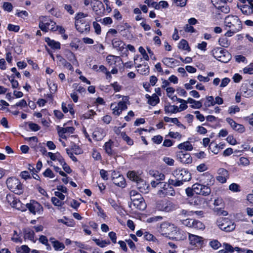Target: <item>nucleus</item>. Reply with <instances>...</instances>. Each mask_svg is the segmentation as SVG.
I'll return each instance as SVG.
<instances>
[{
    "instance_id": "obj_37",
    "label": "nucleus",
    "mask_w": 253,
    "mask_h": 253,
    "mask_svg": "<svg viewBox=\"0 0 253 253\" xmlns=\"http://www.w3.org/2000/svg\"><path fill=\"white\" fill-rule=\"evenodd\" d=\"M192 228L196 229L201 230L205 229V226L204 224L202 222L198 220L193 219L192 220Z\"/></svg>"
},
{
    "instance_id": "obj_45",
    "label": "nucleus",
    "mask_w": 253,
    "mask_h": 253,
    "mask_svg": "<svg viewBox=\"0 0 253 253\" xmlns=\"http://www.w3.org/2000/svg\"><path fill=\"white\" fill-rule=\"evenodd\" d=\"M175 97V99L178 102L181 103V104L179 105V110H180V112L183 110H186L188 108L187 102H186V100L181 99L179 98H178L177 96Z\"/></svg>"
},
{
    "instance_id": "obj_18",
    "label": "nucleus",
    "mask_w": 253,
    "mask_h": 253,
    "mask_svg": "<svg viewBox=\"0 0 253 253\" xmlns=\"http://www.w3.org/2000/svg\"><path fill=\"white\" fill-rule=\"evenodd\" d=\"M57 130L59 137L66 139L67 137L65 135V133L68 132L73 134L75 132V128L73 126L60 127L58 126H57Z\"/></svg>"
},
{
    "instance_id": "obj_3",
    "label": "nucleus",
    "mask_w": 253,
    "mask_h": 253,
    "mask_svg": "<svg viewBox=\"0 0 253 253\" xmlns=\"http://www.w3.org/2000/svg\"><path fill=\"white\" fill-rule=\"evenodd\" d=\"M225 26L235 32H239L242 29V22L236 15H229L224 20Z\"/></svg>"
},
{
    "instance_id": "obj_46",
    "label": "nucleus",
    "mask_w": 253,
    "mask_h": 253,
    "mask_svg": "<svg viewBox=\"0 0 253 253\" xmlns=\"http://www.w3.org/2000/svg\"><path fill=\"white\" fill-rule=\"evenodd\" d=\"M52 245L54 250L56 251H61L65 248L64 244L57 240L53 242Z\"/></svg>"
},
{
    "instance_id": "obj_57",
    "label": "nucleus",
    "mask_w": 253,
    "mask_h": 253,
    "mask_svg": "<svg viewBox=\"0 0 253 253\" xmlns=\"http://www.w3.org/2000/svg\"><path fill=\"white\" fill-rule=\"evenodd\" d=\"M144 234V238L146 241H155L156 240V237L152 234H151L148 232H145Z\"/></svg>"
},
{
    "instance_id": "obj_2",
    "label": "nucleus",
    "mask_w": 253,
    "mask_h": 253,
    "mask_svg": "<svg viewBox=\"0 0 253 253\" xmlns=\"http://www.w3.org/2000/svg\"><path fill=\"white\" fill-rule=\"evenodd\" d=\"M87 16V14L80 12L77 13L75 17V28L81 34L84 33L87 34L90 31V24L89 22H86L84 19Z\"/></svg>"
},
{
    "instance_id": "obj_5",
    "label": "nucleus",
    "mask_w": 253,
    "mask_h": 253,
    "mask_svg": "<svg viewBox=\"0 0 253 253\" xmlns=\"http://www.w3.org/2000/svg\"><path fill=\"white\" fill-rule=\"evenodd\" d=\"M6 184L8 189L17 194H21L23 192V184L15 177H8L6 181Z\"/></svg>"
},
{
    "instance_id": "obj_40",
    "label": "nucleus",
    "mask_w": 253,
    "mask_h": 253,
    "mask_svg": "<svg viewBox=\"0 0 253 253\" xmlns=\"http://www.w3.org/2000/svg\"><path fill=\"white\" fill-rule=\"evenodd\" d=\"M219 226L221 229L226 232H231L233 231L235 228V225L234 223L225 225V224L224 223H222V224L219 225Z\"/></svg>"
},
{
    "instance_id": "obj_19",
    "label": "nucleus",
    "mask_w": 253,
    "mask_h": 253,
    "mask_svg": "<svg viewBox=\"0 0 253 253\" xmlns=\"http://www.w3.org/2000/svg\"><path fill=\"white\" fill-rule=\"evenodd\" d=\"M6 201L13 208L20 209L19 206H21V201L13 194H7L6 197Z\"/></svg>"
},
{
    "instance_id": "obj_47",
    "label": "nucleus",
    "mask_w": 253,
    "mask_h": 253,
    "mask_svg": "<svg viewBox=\"0 0 253 253\" xmlns=\"http://www.w3.org/2000/svg\"><path fill=\"white\" fill-rule=\"evenodd\" d=\"M7 77L11 84V86L13 88H20L19 83L17 80L14 79L15 76L13 74H12L10 77L11 79H10L8 76H7Z\"/></svg>"
},
{
    "instance_id": "obj_56",
    "label": "nucleus",
    "mask_w": 253,
    "mask_h": 253,
    "mask_svg": "<svg viewBox=\"0 0 253 253\" xmlns=\"http://www.w3.org/2000/svg\"><path fill=\"white\" fill-rule=\"evenodd\" d=\"M28 126L30 129L33 131H37L41 129V126H40L33 122H29Z\"/></svg>"
},
{
    "instance_id": "obj_61",
    "label": "nucleus",
    "mask_w": 253,
    "mask_h": 253,
    "mask_svg": "<svg viewBox=\"0 0 253 253\" xmlns=\"http://www.w3.org/2000/svg\"><path fill=\"white\" fill-rule=\"evenodd\" d=\"M115 92H119L122 89V86L121 85L117 82H114L110 84Z\"/></svg>"
},
{
    "instance_id": "obj_1",
    "label": "nucleus",
    "mask_w": 253,
    "mask_h": 253,
    "mask_svg": "<svg viewBox=\"0 0 253 253\" xmlns=\"http://www.w3.org/2000/svg\"><path fill=\"white\" fill-rule=\"evenodd\" d=\"M172 175L174 179L169 178V182L174 187L180 186L192 178L191 173L186 169H176L173 171Z\"/></svg>"
},
{
    "instance_id": "obj_22",
    "label": "nucleus",
    "mask_w": 253,
    "mask_h": 253,
    "mask_svg": "<svg viewBox=\"0 0 253 253\" xmlns=\"http://www.w3.org/2000/svg\"><path fill=\"white\" fill-rule=\"evenodd\" d=\"M172 186H173L170 185L166 189H160L158 191L157 194L161 197H164L166 196H174L175 192Z\"/></svg>"
},
{
    "instance_id": "obj_50",
    "label": "nucleus",
    "mask_w": 253,
    "mask_h": 253,
    "mask_svg": "<svg viewBox=\"0 0 253 253\" xmlns=\"http://www.w3.org/2000/svg\"><path fill=\"white\" fill-rule=\"evenodd\" d=\"M60 61L61 62L62 64L65 68L71 71H74V68L71 63L68 62L65 59L62 58Z\"/></svg>"
},
{
    "instance_id": "obj_21",
    "label": "nucleus",
    "mask_w": 253,
    "mask_h": 253,
    "mask_svg": "<svg viewBox=\"0 0 253 253\" xmlns=\"http://www.w3.org/2000/svg\"><path fill=\"white\" fill-rule=\"evenodd\" d=\"M112 44L114 48L120 51L125 49V43L119 38H114L111 40Z\"/></svg>"
},
{
    "instance_id": "obj_44",
    "label": "nucleus",
    "mask_w": 253,
    "mask_h": 253,
    "mask_svg": "<svg viewBox=\"0 0 253 253\" xmlns=\"http://www.w3.org/2000/svg\"><path fill=\"white\" fill-rule=\"evenodd\" d=\"M194 214V211H188L186 210L182 209L179 211L178 214L179 216L183 217H186L188 216H192Z\"/></svg>"
},
{
    "instance_id": "obj_53",
    "label": "nucleus",
    "mask_w": 253,
    "mask_h": 253,
    "mask_svg": "<svg viewBox=\"0 0 253 253\" xmlns=\"http://www.w3.org/2000/svg\"><path fill=\"white\" fill-rule=\"evenodd\" d=\"M241 10L243 14L247 15H250L252 13V8L250 7L249 5H244L242 6Z\"/></svg>"
},
{
    "instance_id": "obj_60",
    "label": "nucleus",
    "mask_w": 253,
    "mask_h": 253,
    "mask_svg": "<svg viewBox=\"0 0 253 253\" xmlns=\"http://www.w3.org/2000/svg\"><path fill=\"white\" fill-rule=\"evenodd\" d=\"M163 137L161 135H157L152 138L153 142L156 144H160L162 143Z\"/></svg>"
},
{
    "instance_id": "obj_16",
    "label": "nucleus",
    "mask_w": 253,
    "mask_h": 253,
    "mask_svg": "<svg viewBox=\"0 0 253 253\" xmlns=\"http://www.w3.org/2000/svg\"><path fill=\"white\" fill-rule=\"evenodd\" d=\"M241 93L245 97L249 98L253 96V84H244L241 87Z\"/></svg>"
},
{
    "instance_id": "obj_23",
    "label": "nucleus",
    "mask_w": 253,
    "mask_h": 253,
    "mask_svg": "<svg viewBox=\"0 0 253 253\" xmlns=\"http://www.w3.org/2000/svg\"><path fill=\"white\" fill-rule=\"evenodd\" d=\"M44 41L47 43V45L52 49L56 50L61 48V44L59 42L51 40L49 37H45Z\"/></svg>"
},
{
    "instance_id": "obj_9",
    "label": "nucleus",
    "mask_w": 253,
    "mask_h": 253,
    "mask_svg": "<svg viewBox=\"0 0 253 253\" xmlns=\"http://www.w3.org/2000/svg\"><path fill=\"white\" fill-rule=\"evenodd\" d=\"M202 176L204 177L203 180H207V185H203L202 190L201 191L202 193H201V195L203 196H208L210 195L211 192V189L210 187L208 185L211 184V183H213L214 181V179L212 175L209 172L204 173Z\"/></svg>"
},
{
    "instance_id": "obj_7",
    "label": "nucleus",
    "mask_w": 253,
    "mask_h": 253,
    "mask_svg": "<svg viewBox=\"0 0 253 253\" xmlns=\"http://www.w3.org/2000/svg\"><path fill=\"white\" fill-rule=\"evenodd\" d=\"M156 208L159 211L170 212L175 209V205L170 201L164 199L158 200L156 203Z\"/></svg>"
},
{
    "instance_id": "obj_51",
    "label": "nucleus",
    "mask_w": 253,
    "mask_h": 253,
    "mask_svg": "<svg viewBox=\"0 0 253 253\" xmlns=\"http://www.w3.org/2000/svg\"><path fill=\"white\" fill-rule=\"evenodd\" d=\"M209 148L214 154H217L219 152L217 144L213 143V142L210 143Z\"/></svg>"
},
{
    "instance_id": "obj_6",
    "label": "nucleus",
    "mask_w": 253,
    "mask_h": 253,
    "mask_svg": "<svg viewBox=\"0 0 253 253\" xmlns=\"http://www.w3.org/2000/svg\"><path fill=\"white\" fill-rule=\"evenodd\" d=\"M128 96H124L123 101H120L117 103H112L110 108L112 110V114L116 116H119L123 111L127 109V101H128Z\"/></svg>"
},
{
    "instance_id": "obj_39",
    "label": "nucleus",
    "mask_w": 253,
    "mask_h": 253,
    "mask_svg": "<svg viewBox=\"0 0 253 253\" xmlns=\"http://www.w3.org/2000/svg\"><path fill=\"white\" fill-rule=\"evenodd\" d=\"M121 136L122 139L126 142V144L129 146H132L134 144L133 140L128 136L126 132L123 131L121 133Z\"/></svg>"
},
{
    "instance_id": "obj_38",
    "label": "nucleus",
    "mask_w": 253,
    "mask_h": 253,
    "mask_svg": "<svg viewBox=\"0 0 253 253\" xmlns=\"http://www.w3.org/2000/svg\"><path fill=\"white\" fill-rule=\"evenodd\" d=\"M127 177L131 180L138 182L141 178L137 174L135 171H129L127 173Z\"/></svg>"
},
{
    "instance_id": "obj_11",
    "label": "nucleus",
    "mask_w": 253,
    "mask_h": 253,
    "mask_svg": "<svg viewBox=\"0 0 253 253\" xmlns=\"http://www.w3.org/2000/svg\"><path fill=\"white\" fill-rule=\"evenodd\" d=\"M53 20L48 16H41L39 18V27L45 33L49 30V26L52 23Z\"/></svg>"
},
{
    "instance_id": "obj_13",
    "label": "nucleus",
    "mask_w": 253,
    "mask_h": 253,
    "mask_svg": "<svg viewBox=\"0 0 253 253\" xmlns=\"http://www.w3.org/2000/svg\"><path fill=\"white\" fill-rule=\"evenodd\" d=\"M93 3L92 9L95 14L99 16H102L105 13V9L103 2L99 0H93L91 1Z\"/></svg>"
},
{
    "instance_id": "obj_29",
    "label": "nucleus",
    "mask_w": 253,
    "mask_h": 253,
    "mask_svg": "<svg viewBox=\"0 0 253 253\" xmlns=\"http://www.w3.org/2000/svg\"><path fill=\"white\" fill-rule=\"evenodd\" d=\"M113 183L116 186L124 188L126 186V183L124 176L122 174L117 178L113 180Z\"/></svg>"
},
{
    "instance_id": "obj_15",
    "label": "nucleus",
    "mask_w": 253,
    "mask_h": 253,
    "mask_svg": "<svg viewBox=\"0 0 253 253\" xmlns=\"http://www.w3.org/2000/svg\"><path fill=\"white\" fill-rule=\"evenodd\" d=\"M189 240L190 244L194 247L201 248L204 244L203 238L197 235L189 234Z\"/></svg>"
},
{
    "instance_id": "obj_8",
    "label": "nucleus",
    "mask_w": 253,
    "mask_h": 253,
    "mask_svg": "<svg viewBox=\"0 0 253 253\" xmlns=\"http://www.w3.org/2000/svg\"><path fill=\"white\" fill-rule=\"evenodd\" d=\"M131 203L130 207H133V209L140 211H143L146 208V204L144 199L140 194L137 195L136 198H131Z\"/></svg>"
},
{
    "instance_id": "obj_25",
    "label": "nucleus",
    "mask_w": 253,
    "mask_h": 253,
    "mask_svg": "<svg viewBox=\"0 0 253 253\" xmlns=\"http://www.w3.org/2000/svg\"><path fill=\"white\" fill-rule=\"evenodd\" d=\"M64 56L69 62L73 64L78 62L75 54L69 49H66L64 51Z\"/></svg>"
},
{
    "instance_id": "obj_62",
    "label": "nucleus",
    "mask_w": 253,
    "mask_h": 253,
    "mask_svg": "<svg viewBox=\"0 0 253 253\" xmlns=\"http://www.w3.org/2000/svg\"><path fill=\"white\" fill-rule=\"evenodd\" d=\"M2 7L3 9L7 12H11L13 9V5L9 2H4Z\"/></svg>"
},
{
    "instance_id": "obj_28",
    "label": "nucleus",
    "mask_w": 253,
    "mask_h": 253,
    "mask_svg": "<svg viewBox=\"0 0 253 253\" xmlns=\"http://www.w3.org/2000/svg\"><path fill=\"white\" fill-rule=\"evenodd\" d=\"M52 32H56L57 31L58 32L59 34H63L65 33V28L59 25H56V22L53 21L51 25V27L49 28V30Z\"/></svg>"
},
{
    "instance_id": "obj_35",
    "label": "nucleus",
    "mask_w": 253,
    "mask_h": 253,
    "mask_svg": "<svg viewBox=\"0 0 253 253\" xmlns=\"http://www.w3.org/2000/svg\"><path fill=\"white\" fill-rule=\"evenodd\" d=\"M24 238L28 239L31 241H32L35 242L36 241H34L35 238V232L33 230L31 229H24Z\"/></svg>"
},
{
    "instance_id": "obj_4",
    "label": "nucleus",
    "mask_w": 253,
    "mask_h": 253,
    "mask_svg": "<svg viewBox=\"0 0 253 253\" xmlns=\"http://www.w3.org/2000/svg\"><path fill=\"white\" fill-rule=\"evenodd\" d=\"M211 55L218 61L226 63L231 59V54L226 49L221 47L213 48L211 51Z\"/></svg>"
},
{
    "instance_id": "obj_41",
    "label": "nucleus",
    "mask_w": 253,
    "mask_h": 253,
    "mask_svg": "<svg viewBox=\"0 0 253 253\" xmlns=\"http://www.w3.org/2000/svg\"><path fill=\"white\" fill-rule=\"evenodd\" d=\"M81 40L77 38H74L70 43V46L73 50H77L79 47Z\"/></svg>"
},
{
    "instance_id": "obj_43",
    "label": "nucleus",
    "mask_w": 253,
    "mask_h": 253,
    "mask_svg": "<svg viewBox=\"0 0 253 253\" xmlns=\"http://www.w3.org/2000/svg\"><path fill=\"white\" fill-rule=\"evenodd\" d=\"M71 150L76 155L82 154L84 153L83 149L75 143L72 145Z\"/></svg>"
},
{
    "instance_id": "obj_32",
    "label": "nucleus",
    "mask_w": 253,
    "mask_h": 253,
    "mask_svg": "<svg viewBox=\"0 0 253 253\" xmlns=\"http://www.w3.org/2000/svg\"><path fill=\"white\" fill-rule=\"evenodd\" d=\"M11 241L15 243H22L23 240L21 238V231L18 233L16 230H14L13 236L11 238Z\"/></svg>"
},
{
    "instance_id": "obj_63",
    "label": "nucleus",
    "mask_w": 253,
    "mask_h": 253,
    "mask_svg": "<svg viewBox=\"0 0 253 253\" xmlns=\"http://www.w3.org/2000/svg\"><path fill=\"white\" fill-rule=\"evenodd\" d=\"M240 108L237 106H231L228 108V112L230 114H235L240 111Z\"/></svg>"
},
{
    "instance_id": "obj_24",
    "label": "nucleus",
    "mask_w": 253,
    "mask_h": 253,
    "mask_svg": "<svg viewBox=\"0 0 253 253\" xmlns=\"http://www.w3.org/2000/svg\"><path fill=\"white\" fill-rule=\"evenodd\" d=\"M113 142L111 140L106 142L103 146L104 149L106 154L109 156H113L115 155V152L112 149Z\"/></svg>"
},
{
    "instance_id": "obj_33",
    "label": "nucleus",
    "mask_w": 253,
    "mask_h": 253,
    "mask_svg": "<svg viewBox=\"0 0 253 253\" xmlns=\"http://www.w3.org/2000/svg\"><path fill=\"white\" fill-rule=\"evenodd\" d=\"M178 47L179 49L186 50L188 52H190L191 51V48L188 44V42L184 39H182L178 43Z\"/></svg>"
},
{
    "instance_id": "obj_64",
    "label": "nucleus",
    "mask_w": 253,
    "mask_h": 253,
    "mask_svg": "<svg viewBox=\"0 0 253 253\" xmlns=\"http://www.w3.org/2000/svg\"><path fill=\"white\" fill-rule=\"evenodd\" d=\"M243 72L245 74H253V63H251L248 66L244 68Z\"/></svg>"
},
{
    "instance_id": "obj_34",
    "label": "nucleus",
    "mask_w": 253,
    "mask_h": 253,
    "mask_svg": "<svg viewBox=\"0 0 253 253\" xmlns=\"http://www.w3.org/2000/svg\"><path fill=\"white\" fill-rule=\"evenodd\" d=\"M160 101L159 96L156 93H154L148 100V103L152 106H155L159 103Z\"/></svg>"
},
{
    "instance_id": "obj_54",
    "label": "nucleus",
    "mask_w": 253,
    "mask_h": 253,
    "mask_svg": "<svg viewBox=\"0 0 253 253\" xmlns=\"http://www.w3.org/2000/svg\"><path fill=\"white\" fill-rule=\"evenodd\" d=\"M219 44L224 47H227L230 45V42L227 38H221L218 40Z\"/></svg>"
},
{
    "instance_id": "obj_59",
    "label": "nucleus",
    "mask_w": 253,
    "mask_h": 253,
    "mask_svg": "<svg viewBox=\"0 0 253 253\" xmlns=\"http://www.w3.org/2000/svg\"><path fill=\"white\" fill-rule=\"evenodd\" d=\"M42 174L45 177L52 178L55 176L54 173L49 168L46 169Z\"/></svg>"
},
{
    "instance_id": "obj_27",
    "label": "nucleus",
    "mask_w": 253,
    "mask_h": 253,
    "mask_svg": "<svg viewBox=\"0 0 253 253\" xmlns=\"http://www.w3.org/2000/svg\"><path fill=\"white\" fill-rule=\"evenodd\" d=\"M162 62L168 67H171L172 65H179V62L173 58L170 57H165L162 60Z\"/></svg>"
},
{
    "instance_id": "obj_55",
    "label": "nucleus",
    "mask_w": 253,
    "mask_h": 253,
    "mask_svg": "<svg viewBox=\"0 0 253 253\" xmlns=\"http://www.w3.org/2000/svg\"><path fill=\"white\" fill-rule=\"evenodd\" d=\"M97 21L104 25H111L113 23V20L110 17H105L103 19L98 20Z\"/></svg>"
},
{
    "instance_id": "obj_49",
    "label": "nucleus",
    "mask_w": 253,
    "mask_h": 253,
    "mask_svg": "<svg viewBox=\"0 0 253 253\" xmlns=\"http://www.w3.org/2000/svg\"><path fill=\"white\" fill-rule=\"evenodd\" d=\"M192 189L193 191L196 194L201 195L202 192H201L203 187V184L199 183H195L193 185Z\"/></svg>"
},
{
    "instance_id": "obj_31",
    "label": "nucleus",
    "mask_w": 253,
    "mask_h": 253,
    "mask_svg": "<svg viewBox=\"0 0 253 253\" xmlns=\"http://www.w3.org/2000/svg\"><path fill=\"white\" fill-rule=\"evenodd\" d=\"M177 148L180 150L186 151H192L193 149V145L188 141L180 143L178 145Z\"/></svg>"
},
{
    "instance_id": "obj_10",
    "label": "nucleus",
    "mask_w": 253,
    "mask_h": 253,
    "mask_svg": "<svg viewBox=\"0 0 253 253\" xmlns=\"http://www.w3.org/2000/svg\"><path fill=\"white\" fill-rule=\"evenodd\" d=\"M26 207L29 211L34 215L37 213L41 214L43 211L42 205L35 200H31L29 203L26 204Z\"/></svg>"
},
{
    "instance_id": "obj_30",
    "label": "nucleus",
    "mask_w": 253,
    "mask_h": 253,
    "mask_svg": "<svg viewBox=\"0 0 253 253\" xmlns=\"http://www.w3.org/2000/svg\"><path fill=\"white\" fill-rule=\"evenodd\" d=\"M122 59L120 56L113 55H109L106 57V61L110 66L116 65L117 62H119Z\"/></svg>"
},
{
    "instance_id": "obj_36",
    "label": "nucleus",
    "mask_w": 253,
    "mask_h": 253,
    "mask_svg": "<svg viewBox=\"0 0 253 253\" xmlns=\"http://www.w3.org/2000/svg\"><path fill=\"white\" fill-rule=\"evenodd\" d=\"M93 241L95 243V244L100 248H104L106 246L110 244L111 242L109 240H102L99 239H93Z\"/></svg>"
},
{
    "instance_id": "obj_58",
    "label": "nucleus",
    "mask_w": 253,
    "mask_h": 253,
    "mask_svg": "<svg viewBox=\"0 0 253 253\" xmlns=\"http://www.w3.org/2000/svg\"><path fill=\"white\" fill-rule=\"evenodd\" d=\"M51 201L52 204L55 206L61 207L64 204L63 202H62L61 200H60V199L55 197H53L51 198Z\"/></svg>"
},
{
    "instance_id": "obj_52",
    "label": "nucleus",
    "mask_w": 253,
    "mask_h": 253,
    "mask_svg": "<svg viewBox=\"0 0 253 253\" xmlns=\"http://www.w3.org/2000/svg\"><path fill=\"white\" fill-rule=\"evenodd\" d=\"M153 175L156 178L157 181H160L161 180H163L165 178V175L164 174L162 173L159 172V171H153Z\"/></svg>"
},
{
    "instance_id": "obj_14",
    "label": "nucleus",
    "mask_w": 253,
    "mask_h": 253,
    "mask_svg": "<svg viewBox=\"0 0 253 253\" xmlns=\"http://www.w3.org/2000/svg\"><path fill=\"white\" fill-rule=\"evenodd\" d=\"M177 159L183 164H190L192 163V158L191 155L185 151H180L176 153Z\"/></svg>"
},
{
    "instance_id": "obj_42",
    "label": "nucleus",
    "mask_w": 253,
    "mask_h": 253,
    "mask_svg": "<svg viewBox=\"0 0 253 253\" xmlns=\"http://www.w3.org/2000/svg\"><path fill=\"white\" fill-rule=\"evenodd\" d=\"M215 104V102H214V98L212 96L207 97L206 100L204 103V105L206 108L213 106Z\"/></svg>"
},
{
    "instance_id": "obj_20",
    "label": "nucleus",
    "mask_w": 253,
    "mask_h": 253,
    "mask_svg": "<svg viewBox=\"0 0 253 253\" xmlns=\"http://www.w3.org/2000/svg\"><path fill=\"white\" fill-rule=\"evenodd\" d=\"M171 225H173V224H171L168 221H165L162 223L160 225V229L159 230L160 233L163 236L167 237L169 235L170 231L169 227L171 226Z\"/></svg>"
},
{
    "instance_id": "obj_26",
    "label": "nucleus",
    "mask_w": 253,
    "mask_h": 253,
    "mask_svg": "<svg viewBox=\"0 0 253 253\" xmlns=\"http://www.w3.org/2000/svg\"><path fill=\"white\" fill-rule=\"evenodd\" d=\"M138 68V71L143 75H148L150 72V68L148 64L146 63L143 64H139L136 66Z\"/></svg>"
},
{
    "instance_id": "obj_48",
    "label": "nucleus",
    "mask_w": 253,
    "mask_h": 253,
    "mask_svg": "<svg viewBox=\"0 0 253 253\" xmlns=\"http://www.w3.org/2000/svg\"><path fill=\"white\" fill-rule=\"evenodd\" d=\"M229 189L233 192H239L241 191L239 184L232 183L229 186Z\"/></svg>"
},
{
    "instance_id": "obj_12",
    "label": "nucleus",
    "mask_w": 253,
    "mask_h": 253,
    "mask_svg": "<svg viewBox=\"0 0 253 253\" xmlns=\"http://www.w3.org/2000/svg\"><path fill=\"white\" fill-rule=\"evenodd\" d=\"M211 3L214 7L220 10L222 12L228 13L230 12V7L227 5L228 2L226 0H211Z\"/></svg>"
},
{
    "instance_id": "obj_17",
    "label": "nucleus",
    "mask_w": 253,
    "mask_h": 253,
    "mask_svg": "<svg viewBox=\"0 0 253 253\" xmlns=\"http://www.w3.org/2000/svg\"><path fill=\"white\" fill-rule=\"evenodd\" d=\"M218 175L216 176V180L221 183H225L226 182L227 180L229 178V171L224 169L220 168L217 171Z\"/></svg>"
}]
</instances>
